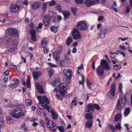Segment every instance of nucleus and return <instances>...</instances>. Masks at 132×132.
Listing matches in <instances>:
<instances>
[{
    "mask_svg": "<svg viewBox=\"0 0 132 132\" xmlns=\"http://www.w3.org/2000/svg\"><path fill=\"white\" fill-rule=\"evenodd\" d=\"M60 79L59 78H56L55 80L52 82V84L54 86L59 87L60 93L64 96L67 93V91L70 88V87L65 82V83H62L60 84Z\"/></svg>",
    "mask_w": 132,
    "mask_h": 132,
    "instance_id": "nucleus-1",
    "label": "nucleus"
},
{
    "mask_svg": "<svg viewBox=\"0 0 132 132\" xmlns=\"http://www.w3.org/2000/svg\"><path fill=\"white\" fill-rule=\"evenodd\" d=\"M48 15L50 20H51L52 22L54 23H56L57 22V20L55 13L52 12L51 11L49 12Z\"/></svg>",
    "mask_w": 132,
    "mask_h": 132,
    "instance_id": "nucleus-11",
    "label": "nucleus"
},
{
    "mask_svg": "<svg viewBox=\"0 0 132 132\" xmlns=\"http://www.w3.org/2000/svg\"><path fill=\"white\" fill-rule=\"evenodd\" d=\"M122 117V114L121 113L117 114L115 117L114 121L115 122L117 121L120 120Z\"/></svg>",
    "mask_w": 132,
    "mask_h": 132,
    "instance_id": "nucleus-26",
    "label": "nucleus"
},
{
    "mask_svg": "<svg viewBox=\"0 0 132 132\" xmlns=\"http://www.w3.org/2000/svg\"><path fill=\"white\" fill-rule=\"evenodd\" d=\"M60 94H59L58 93H57L56 94V96H57V98H59V99L61 100H62V96L63 97H64L65 96H63L60 93Z\"/></svg>",
    "mask_w": 132,
    "mask_h": 132,
    "instance_id": "nucleus-52",
    "label": "nucleus"
},
{
    "mask_svg": "<svg viewBox=\"0 0 132 132\" xmlns=\"http://www.w3.org/2000/svg\"><path fill=\"white\" fill-rule=\"evenodd\" d=\"M93 106L94 110L95 109L97 110H98L100 109V106L97 104H93Z\"/></svg>",
    "mask_w": 132,
    "mask_h": 132,
    "instance_id": "nucleus-49",
    "label": "nucleus"
},
{
    "mask_svg": "<svg viewBox=\"0 0 132 132\" xmlns=\"http://www.w3.org/2000/svg\"><path fill=\"white\" fill-rule=\"evenodd\" d=\"M75 2L77 4H81L83 2V0H75Z\"/></svg>",
    "mask_w": 132,
    "mask_h": 132,
    "instance_id": "nucleus-60",
    "label": "nucleus"
},
{
    "mask_svg": "<svg viewBox=\"0 0 132 132\" xmlns=\"http://www.w3.org/2000/svg\"><path fill=\"white\" fill-rule=\"evenodd\" d=\"M12 45L17 47V44L16 42L15 39L12 40Z\"/></svg>",
    "mask_w": 132,
    "mask_h": 132,
    "instance_id": "nucleus-61",
    "label": "nucleus"
},
{
    "mask_svg": "<svg viewBox=\"0 0 132 132\" xmlns=\"http://www.w3.org/2000/svg\"><path fill=\"white\" fill-rule=\"evenodd\" d=\"M109 127L111 129V130L112 132H114L115 131V128L113 125L111 124H110Z\"/></svg>",
    "mask_w": 132,
    "mask_h": 132,
    "instance_id": "nucleus-43",
    "label": "nucleus"
},
{
    "mask_svg": "<svg viewBox=\"0 0 132 132\" xmlns=\"http://www.w3.org/2000/svg\"><path fill=\"white\" fill-rule=\"evenodd\" d=\"M42 48H43L44 53L45 54H47L48 51L49 50L48 47L46 46Z\"/></svg>",
    "mask_w": 132,
    "mask_h": 132,
    "instance_id": "nucleus-39",
    "label": "nucleus"
},
{
    "mask_svg": "<svg viewBox=\"0 0 132 132\" xmlns=\"http://www.w3.org/2000/svg\"><path fill=\"white\" fill-rule=\"evenodd\" d=\"M41 6V3L38 2H36L34 3L32 5V7L33 8H39Z\"/></svg>",
    "mask_w": 132,
    "mask_h": 132,
    "instance_id": "nucleus-23",
    "label": "nucleus"
},
{
    "mask_svg": "<svg viewBox=\"0 0 132 132\" xmlns=\"http://www.w3.org/2000/svg\"><path fill=\"white\" fill-rule=\"evenodd\" d=\"M85 117L87 119L91 120L93 119V116L91 113H86L85 114Z\"/></svg>",
    "mask_w": 132,
    "mask_h": 132,
    "instance_id": "nucleus-29",
    "label": "nucleus"
},
{
    "mask_svg": "<svg viewBox=\"0 0 132 132\" xmlns=\"http://www.w3.org/2000/svg\"><path fill=\"white\" fill-rule=\"evenodd\" d=\"M39 124H40L44 128L45 127V125L44 123L43 120L42 119H41L40 120Z\"/></svg>",
    "mask_w": 132,
    "mask_h": 132,
    "instance_id": "nucleus-59",
    "label": "nucleus"
},
{
    "mask_svg": "<svg viewBox=\"0 0 132 132\" xmlns=\"http://www.w3.org/2000/svg\"><path fill=\"white\" fill-rule=\"evenodd\" d=\"M104 19V17L103 16H100L98 17V19H97L98 21L99 22H100L101 21L102 22H103V20Z\"/></svg>",
    "mask_w": 132,
    "mask_h": 132,
    "instance_id": "nucleus-55",
    "label": "nucleus"
},
{
    "mask_svg": "<svg viewBox=\"0 0 132 132\" xmlns=\"http://www.w3.org/2000/svg\"><path fill=\"white\" fill-rule=\"evenodd\" d=\"M78 29L81 31H84L87 29V24L85 21H80L79 22L76 26Z\"/></svg>",
    "mask_w": 132,
    "mask_h": 132,
    "instance_id": "nucleus-6",
    "label": "nucleus"
},
{
    "mask_svg": "<svg viewBox=\"0 0 132 132\" xmlns=\"http://www.w3.org/2000/svg\"><path fill=\"white\" fill-rule=\"evenodd\" d=\"M21 4L20 3L18 2L16 3V4H12L10 6V8H16L17 7V8H19V7H21L22 5H21Z\"/></svg>",
    "mask_w": 132,
    "mask_h": 132,
    "instance_id": "nucleus-20",
    "label": "nucleus"
},
{
    "mask_svg": "<svg viewBox=\"0 0 132 132\" xmlns=\"http://www.w3.org/2000/svg\"><path fill=\"white\" fill-rule=\"evenodd\" d=\"M131 110L130 107H126L125 109V112L124 113V116L127 117L130 113Z\"/></svg>",
    "mask_w": 132,
    "mask_h": 132,
    "instance_id": "nucleus-24",
    "label": "nucleus"
},
{
    "mask_svg": "<svg viewBox=\"0 0 132 132\" xmlns=\"http://www.w3.org/2000/svg\"><path fill=\"white\" fill-rule=\"evenodd\" d=\"M10 68L15 70H16L17 69V66L16 65H11L10 66Z\"/></svg>",
    "mask_w": 132,
    "mask_h": 132,
    "instance_id": "nucleus-58",
    "label": "nucleus"
},
{
    "mask_svg": "<svg viewBox=\"0 0 132 132\" xmlns=\"http://www.w3.org/2000/svg\"><path fill=\"white\" fill-rule=\"evenodd\" d=\"M12 116L16 119L23 118L25 116V114L22 109L19 108H16L12 110Z\"/></svg>",
    "mask_w": 132,
    "mask_h": 132,
    "instance_id": "nucleus-2",
    "label": "nucleus"
},
{
    "mask_svg": "<svg viewBox=\"0 0 132 132\" xmlns=\"http://www.w3.org/2000/svg\"><path fill=\"white\" fill-rule=\"evenodd\" d=\"M72 42V40L71 37H70L67 38L66 43L67 45L69 46Z\"/></svg>",
    "mask_w": 132,
    "mask_h": 132,
    "instance_id": "nucleus-35",
    "label": "nucleus"
},
{
    "mask_svg": "<svg viewBox=\"0 0 132 132\" xmlns=\"http://www.w3.org/2000/svg\"><path fill=\"white\" fill-rule=\"evenodd\" d=\"M32 74L34 80H38L41 75L42 72L40 71H33L32 73Z\"/></svg>",
    "mask_w": 132,
    "mask_h": 132,
    "instance_id": "nucleus-12",
    "label": "nucleus"
},
{
    "mask_svg": "<svg viewBox=\"0 0 132 132\" xmlns=\"http://www.w3.org/2000/svg\"><path fill=\"white\" fill-rule=\"evenodd\" d=\"M30 33L31 35V38L33 41H36V31L34 29H31L30 30Z\"/></svg>",
    "mask_w": 132,
    "mask_h": 132,
    "instance_id": "nucleus-17",
    "label": "nucleus"
},
{
    "mask_svg": "<svg viewBox=\"0 0 132 132\" xmlns=\"http://www.w3.org/2000/svg\"><path fill=\"white\" fill-rule=\"evenodd\" d=\"M58 11L62 12L64 16V19H69V17L70 14V13L69 12L65 10L62 11L61 9H58Z\"/></svg>",
    "mask_w": 132,
    "mask_h": 132,
    "instance_id": "nucleus-13",
    "label": "nucleus"
},
{
    "mask_svg": "<svg viewBox=\"0 0 132 132\" xmlns=\"http://www.w3.org/2000/svg\"><path fill=\"white\" fill-rule=\"evenodd\" d=\"M121 67V66L120 65H113V69L115 70H119Z\"/></svg>",
    "mask_w": 132,
    "mask_h": 132,
    "instance_id": "nucleus-36",
    "label": "nucleus"
},
{
    "mask_svg": "<svg viewBox=\"0 0 132 132\" xmlns=\"http://www.w3.org/2000/svg\"><path fill=\"white\" fill-rule=\"evenodd\" d=\"M7 31L10 36L14 37H19L18 31L16 28H9L7 29Z\"/></svg>",
    "mask_w": 132,
    "mask_h": 132,
    "instance_id": "nucleus-5",
    "label": "nucleus"
},
{
    "mask_svg": "<svg viewBox=\"0 0 132 132\" xmlns=\"http://www.w3.org/2000/svg\"><path fill=\"white\" fill-rule=\"evenodd\" d=\"M61 51V50L57 51L53 53V59L57 62L59 61L60 60V54Z\"/></svg>",
    "mask_w": 132,
    "mask_h": 132,
    "instance_id": "nucleus-10",
    "label": "nucleus"
},
{
    "mask_svg": "<svg viewBox=\"0 0 132 132\" xmlns=\"http://www.w3.org/2000/svg\"><path fill=\"white\" fill-rule=\"evenodd\" d=\"M6 85H3L0 84V91H3L4 90V88L6 87Z\"/></svg>",
    "mask_w": 132,
    "mask_h": 132,
    "instance_id": "nucleus-53",
    "label": "nucleus"
},
{
    "mask_svg": "<svg viewBox=\"0 0 132 132\" xmlns=\"http://www.w3.org/2000/svg\"><path fill=\"white\" fill-rule=\"evenodd\" d=\"M36 88L37 89L39 93L41 94L44 93V92L43 90V87L42 85H40L39 84H38L37 85Z\"/></svg>",
    "mask_w": 132,
    "mask_h": 132,
    "instance_id": "nucleus-25",
    "label": "nucleus"
},
{
    "mask_svg": "<svg viewBox=\"0 0 132 132\" xmlns=\"http://www.w3.org/2000/svg\"><path fill=\"white\" fill-rule=\"evenodd\" d=\"M86 83L88 88L89 89H91V85L92 84V83L89 82L88 80L87 81Z\"/></svg>",
    "mask_w": 132,
    "mask_h": 132,
    "instance_id": "nucleus-47",
    "label": "nucleus"
},
{
    "mask_svg": "<svg viewBox=\"0 0 132 132\" xmlns=\"http://www.w3.org/2000/svg\"><path fill=\"white\" fill-rule=\"evenodd\" d=\"M99 0H93L92 1L90 0H86L85 2V3L87 6L88 7H90L92 5H94L95 3L99 4Z\"/></svg>",
    "mask_w": 132,
    "mask_h": 132,
    "instance_id": "nucleus-14",
    "label": "nucleus"
},
{
    "mask_svg": "<svg viewBox=\"0 0 132 132\" xmlns=\"http://www.w3.org/2000/svg\"><path fill=\"white\" fill-rule=\"evenodd\" d=\"M115 92L110 90L108 93L107 96L108 98H112L115 96Z\"/></svg>",
    "mask_w": 132,
    "mask_h": 132,
    "instance_id": "nucleus-21",
    "label": "nucleus"
},
{
    "mask_svg": "<svg viewBox=\"0 0 132 132\" xmlns=\"http://www.w3.org/2000/svg\"><path fill=\"white\" fill-rule=\"evenodd\" d=\"M42 100H43L44 102V103H49V101L46 95H44L42 97Z\"/></svg>",
    "mask_w": 132,
    "mask_h": 132,
    "instance_id": "nucleus-37",
    "label": "nucleus"
},
{
    "mask_svg": "<svg viewBox=\"0 0 132 132\" xmlns=\"http://www.w3.org/2000/svg\"><path fill=\"white\" fill-rule=\"evenodd\" d=\"M4 123V122L3 118L1 117H0V127H2Z\"/></svg>",
    "mask_w": 132,
    "mask_h": 132,
    "instance_id": "nucleus-44",
    "label": "nucleus"
},
{
    "mask_svg": "<svg viewBox=\"0 0 132 132\" xmlns=\"http://www.w3.org/2000/svg\"><path fill=\"white\" fill-rule=\"evenodd\" d=\"M93 122L92 120H88L85 124V126L88 128L90 127L93 124Z\"/></svg>",
    "mask_w": 132,
    "mask_h": 132,
    "instance_id": "nucleus-28",
    "label": "nucleus"
},
{
    "mask_svg": "<svg viewBox=\"0 0 132 132\" xmlns=\"http://www.w3.org/2000/svg\"><path fill=\"white\" fill-rule=\"evenodd\" d=\"M51 112L52 113V119L54 120H55L57 118V116L56 113L55 112H54L53 110L51 111Z\"/></svg>",
    "mask_w": 132,
    "mask_h": 132,
    "instance_id": "nucleus-30",
    "label": "nucleus"
},
{
    "mask_svg": "<svg viewBox=\"0 0 132 132\" xmlns=\"http://www.w3.org/2000/svg\"><path fill=\"white\" fill-rule=\"evenodd\" d=\"M122 86L121 83H120L119 86V90L120 92H122Z\"/></svg>",
    "mask_w": 132,
    "mask_h": 132,
    "instance_id": "nucleus-62",
    "label": "nucleus"
},
{
    "mask_svg": "<svg viewBox=\"0 0 132 132\" xmlns=\"http://www.w3.org/2000/svg\"><path fill=\"white\" fill-rule=\"evenodd\" d=\"M47 127L50 129H51L56 127L55 123L53 122L52 120H50L48 121L46 124Z\"/></svg>",
    "mask_w": 132,
    "mask_h": 132,
    "instance_id": "nucleus-18",
    "label": "nucleus"
},
{
    "mask_svg": "<svg viewBox=\"0 0 132 132\" xmlns=\"http://www.w3.org/2000/svg\"><path fill=\"white\" fill-rule=\"evenodd\" d=\"M130 9H124L123 13L124 14L126 13H128L130 11Z\"/></svg>",
    "mask_w": 132,
    "mask_h": 132,
    "instance_id": "nucleus-56",
    "label": "nucleus"
},
{
    "mask_svg": "<svg viewBox=\"0 0 132 132\" xmlns=\"http://www.w3.org/2000/svg\"><path fill=\"white\" fill-rule=\"evenodd\" d=\"M87 98L86 101H87L89 99V97L91 96H92V94L91 93H87L86 94Z\"/></svg>",
    "mask_w": 132,
    "mask_h": 132,
    "instance_id": "nucleus-64",
    "label": "nucleus"
},
{
    "mask_svg": "<svg viewBox=\"0 0 132 132\" xmlns=\"http://www.w3.org/2000/svg\"><path fill=\"white\" fill-rule=\"evenodd\" d=\"M6 119L7 123L8 124H10L13 122V121L11 119V118L9 117H7Z\"/></svg>",
    "mask_w": 132,
    "mask_h": 132,
    "instance_id": "nucleus-38",
    "label": "nucleus"
},
{
    "mask_svg": "<svg viewBox=\"0 0 132 132\" xmlns=\"http://www.w3.org/2000/svg\"><path fill=\"white\" fill-rule=\"evenodd\" d=\"M12 40V38L10 36H5L3 40L6 44H7L11 42Z\"/></svg>",
    "mask_w": 132,
    "mask_h": 132,
    "instance_id": "nucleus-19",
    "label": "nucleus"
},
{
    "mask_svg": "<svg viewBox=\"0 0 132 132\" xmlns=\"http://www.w3.org/2000/svg\"><path fill=\"white\" fill-rule=\"evenodd\" d=\"M111 29H108L105 26H102L100 29L99 37L100 38L103 39L105 37L106 34H108L112 31Z\"/></svg>",
    "mask_w": 132,
    "mask_h": 132,
    "instance_id": "nucleus-4",
    "label": "nucleus"
},
{
    "mask_svg": "<svg viewBox=\"0 0 132 132\" xmlns=\"http://www.w3.org/2000/svg\"><path fill=\"white\" fill-rule=\"evenodd\" d=\"M115 127L116 129L117 130H119L121 129V123L119 122H118L117 125H116Z\"/></svg>",
    "mask_w": 132,
    "mask_h": 132,
    "instance_id": "nucleus-42",
    "label": "nucleus"
},
{
    "mask_svg": "<svg viewBox=\"0 0 132 132\" xmlns=\"http://www.w3.org/2000/svg\"><path fill=\"white\" fill-rule=\"evenodd\" d=\"M116 85L115 84L112 83L111 86V91H113L115 92L116 90Z\"/></svg>",
    "mask_w": 132,
    "mask_h": 132,
    "instance_id": "nucleus-41",
    "label": "nucleus"
},
{
    "mask_svg": "<svg viewBox=\"0 0 132 132\" xmlns=\"http://www.w3.org/2000/svg\"><path fill=\"white\" fill-rule=\"evenodd\" d=\"M72 34V38L74 40L79 39L81 38V35L77 28H75L73 29Z\"/></svg>",
    "mask_w": 132,
    "mask_h": 132,
    "instance_id": "nucleus-7",
    "label": "nucleus"
},
{
    "mask_svg": "<svg viewBox=\"0 0 132 132\" xmlns=\"http://www.w3.org/2000/svg\"><path fill=\"white\" fill-rule=\"evenodd\" d=\"M116 107L117 109L118 110H120L121 109V105L120 99H118L117 100Z\"/></svg>",
    "mask_w": 132,
    "mask_h": 132,
    "instance_id": "nucleus-27",
    "label": "nucleus"
},
{
    "mask_svg": "<svg viewBox=\"0 0 132 132\" xmlns=\"http://www.w3.org/2000/svg\"><path fill=\"white\" fill-rule=\"evenodd\" d=\"M50 29L52 31L56 33L58 31V28L56 26H53L51 27Z\"/></svg>",
    "mask_w": 132,
    "mask_h": 132,
    "instance_id": "nucleus-34",
    "label": "nucleus"
},
{
    "mask_svg": "<svg viewBox=\"0 0 132 132\" xmlns=\"http://www.w3.org/2000/svg\"><path fill=\"white\" fill-rule=\"evenodd\" d=\"M101 65L106 70H108L110 69V66L109 63L106 60H101L100 62Z\"/></svg>",
    "mask_w": 132,
    "mask_h": 132,
    "instance_id": "nucleus-8",
    "label": "nucleus"
},
{
    "mask_svg": "<svg viewBox=\"0 0 132 132\" xmlns=\"http://www.w3.org/2000/svg\"><path fill=\"white\" fill-rule=\"evenodd\" d=\"M26 103L27 106H30L31 103V100L29 99H26Z\"/></svg>",
    "mask_w": 132,
    "mask_h": 132,
    "instance_id": "nucleus-45",
    "label": "nucleus"
},
{
    "mask_svg": "<svg viewBox=\"0 0 132 132\" xmlns=\"http://www.w3.org/2000/svg\"><path fill=\"white\" fill-rule=\"evenodd\" d=\"M44 101H41V102H39L37 104V106L39 109L43 110H44L45 109V108L44 106Z\"/></svg>",
    "mask_w": 132,
    "mask_h": 132,
    "instance_id": "nucleus-22",
    "label": "nucleus"
},
{
    "mask_svg": "<svg viewBox=\"0 0 132 132\" xmlns=\"http://www.w3.org/2000/svg\"><path fill=\"white\" fill-rule=\"evenodd\" d=\"M17 49V47H14L10 48L8 50V51L10 52H12L14 51Z\"/></svg>",
    "mask_w": 132,
    "mask_h": 132,
    "instance_id": "nucleus-48",
    "label": "nucleus"
},
{
    "mask_svg": "<svg viewBox=\"0 0 132 132\" xmlns=\"http://www.w3.org/2000/svg\"><path fill=\"white\" fill-rule=\"evenodd\" d=\"M12 81L13 82H14L15 84H17V85H19V80L18 79L14 77L13 78L12 80Z\"/></svg>",
    "mask_w": 132,
    "mask_h": 132,
    "instance_id": "nucleus-40",
    "label": "nucleus"
},
{
    "mask_svg": "<svg viewBox=\"0 0 132 132\" xmlns=\"http://www.w3.org/2000/svg\"><path fill=\"white\" fill-rule=\"evenodd\" d=\"M87 109H85V111L87 112L92 113L94 112V108L93 104L92 103H89L86 106Z\"/></svg>",
    "mask_w": 132,
    "mask_h": 132,
    "instance_id": "nucleus-15",
    "label": "nucleus"
},
{
    "mask_svg": "<svg viewBox=\"0 0 132 132\" xmlns=\"http://www.w3.org/2000/svg\"><path fill=\"white\" fill-rule=\"evenodd\" d=\"M47 44V42L46 39H45L42 40L41 42V47L42 48L47 46H46Z\"/></svg>",
    "mask_w": 132,
    "mask_h": 132,
    "instance_id": "nucleus-32",
    "label": "nucleus"
},
{
    "mask_svg": "<svg viewBox=\"0 0 132 132\" xmlns=\"http://www.w3.org/2000/svg\"><path fill=\"white\" fill-rule=\"evenodd\" d=\"M55 2L54 0H52L48 2L50 6H53L55 4Z\"/></svg>",
    "mask_w": 132,
    "mask_h": 132,
    "instance_id": "nucleus-46",
    "label": "nucleus"
},
{
    "mask_svg": "<svg viewBox=\"0 0 132 132\" xmlns=\"http://www.w3.org/2000/svg\"><path fill=\"white\" fill-rule=\"evenodd\" d=\"M37 98L39 102H41V101H43L42 100V97L41 95H38L37 96Z\"/></svg>",
    "mask_w": 132,
    "mask_h": 132,
    "instance_id": "nucleus-63",
    "label": "nucleus"
},
{
    "mask_svg": "<svg viewBox=\"0 0 132 132\" xmlns=\"http://www.w3.org/2000/svg\"><path fill=\"white\" fill-rule=\"evenodd\" d=\"M58 128L60 132H64V130L63 126H59L58 127Z\"/></svg>",
    "mask_w": 132,
    "mask_h": 132,
    "instance_id": "nucleus-51",
    "label": "nucleus"
},
{
    "mask_svg": "<svg viewBox=\"0 0 132 132\" xmlns=\"http://www.w3.org/2000/svg\"><path fill=\"white\" fill-rule=\"evenodd\" d=\"M49 103H46L45 104H44V107L45 108V109H46L48 111L50 109V107L48 105V104H49Z\"/></svg>",
    "mask_w": 132,
    "mask_h": 132,
    "instance_id": "nucleus-50",
    "label": "nucleus"
},
{
    "mask_svg": "<svg viewBox=\"0 0 132 132\" xmlns=\"http://www.w3.org/2000/svg\"><path fill=\"white\" fill-rule=\"evenodd\" d=\"M71 11L73 15H76L77 14L76 11H77V9H71Z\"/></svg>",
    "mask_w": 132,
    "mask_h": 132,
    "instance_id": "nucleus-54",
    "label": "nucleus"
},
{
    "mask_svg": "<svg viewBox=\"0 0 132 132\" xmlns=\"http://www.w3.org/2000/svg\"><path fill=\"white\" fill-rule=\"evenodd\" d=\"M120 102L121 101V103L123 104H125L127 102L126 95L124 96L123 98L120 97Z\"/></svg>",
    "mask_w": 132,
    "mask_h": 132,
    "instance_id": "nucleus-31",
    "label": "nucleus"
},
{
    "mask_svg": "<svg viewBox=\"0 0 132 132\" xmlns=\"http://www.w3.org/2000/svg\"><path fill=\"white\" fill-rule=\"evenodd\" d=\"M63 72L66 78L65 82L67 84H70L71 82L72 77V72L69 69H64Z\"/></svg>",
    "mask_w": 132,
    "mask_h": 132,
    "instance_id": "nucleus-3",
    "label": "nucleus"
},
{
    "mask_svg": "<svg viewBox=\"0 0 132 132\" xmlns=\"http://www.w3.org/2000/svg\"><path fill=\"white\" fill-rule=\"evenodd\" d=\"M50 21V20L49 17H48L47 15L44 16L43 20V23L45 26H48Z\"/></svg>",
    "mask_w": 132,
    "mask_h": 132,
    "instance_id": "nucleus-16",
    "label": "nucleus"
},
{
    "mask_svg": "<svg viewBox=\"0 0 132 132\" xmlns=\"http://www.w3.org/2000/svg\"><path fill=\"white\" fill-rule=\"evenodd\" d=\"M109 53L110 54L111 57L112 58H115L117 57L115 53H112L111 52H110Z\"/></svg>",
    "mask_w": 132,
    "mask_h": 132,
    "instance_id": "nucleus-57",
    "label": "nucleus"
},
{
    "mask_svg": "<svg viewBox=\"0 0 132 132\" xmlns=\"http://www.w3.org/2000/svg\"><path fill=\"white\" fill-rule=\"evenodd\" d=\"M48 75L49 77L51 78L53 76L55 73V71L53 69L49 70L48 71Z\"/></svg>",
    "mask_w": 132,
    "mask_h": 132,
    "instance_id": "nucleus-33",
    "label": "nucleus"
},
{
    "mask_svg": "<svg viewBox=\"0 0 132 132\" xmlns=\"http://www.w3.org/2000/svg\"><path fill=\"white\" fill-rule=\"evenodd\" d=\"M96 73L97 75L99 77L103 76L104 74V69L101 65L98 66L96 69Z\"/></svg>",
    "mask_w": 132,
    "mask_h": 132,
    "instance_id": "nucleus-9",
    "label": "nucleus"
}]
</instances>
